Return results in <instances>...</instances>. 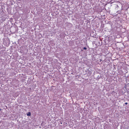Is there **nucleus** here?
Masks as SVG:
<instances>
[{
	"instance_id": "nucleus-1",
	"label": "nucleus",
	"mask_w": 129,
	"mask_h": 129,
	"mask_svg": "<svg viewBox=\"0 0 129 129\" xmlns=\"http://www.w3.org/2000/svg\"><path fill=\"white\" fill-rule=\"evenodd\" d=\"M30 113L29 112L27 114V115L28 116H30Z\"/></svg>"
},
{
	"instance_id": "nucleus-2",
	"label": "nucleus",
	"mask_w": 129,
	"mask_h": 129,
	"mask_svg": "<svg viewBox=\"0 0 129 129\" xmlns=\"http://www.w3.org/2000/svg\"><path fill=\"white\" fill-rule=\"evenodd\" d=\"M83 50H86V49H87V48H86V47H84L83 48Z\"/></svg>"
},
{
	"instance_id": "nucleus-3",
	"label": "nucleus",
	"mask_w": 129,
	"mask_h": 129,
	"mask_svg": "<svg viewBox=\"0 0 129 129\" xmlns=\"http://www.w3.org/2000/svg\"><path fill=\"white\" fill-rule=\"evenodd\" d=\"M125 104L126 105H127V103H125Z\"/></svg>"
},
{
	"instance_id": "nucleus-4",
	"label": "nucleus",
	"mask_w": 129,
	"mask_h": 129,
	"mask_svg": "<svg viewBox=\"0 0 129 129\" xmlns=\"http://www.w3.org/2000/svg\"><path fill=\"white\" fill-rule=\"evenodd\" d=\"M63 99H64V98H63Z\"/></svg>"
}]
</instances>
